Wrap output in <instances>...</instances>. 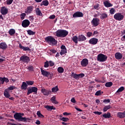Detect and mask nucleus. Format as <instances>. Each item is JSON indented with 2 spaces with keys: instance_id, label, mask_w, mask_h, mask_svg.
Listing matches in <instances>:
<instances>
[{
  "instance_id": "473e14b6",
  "label": "nucleus",
  "mask_w": 125,
  "mask_h": 125,
  "mask_svg": "<svg viewBox=\"0 0 125 125\" xmlns=\"http://www.w3.org/2000/svg\"><path fill=\"white\" fill-rule=\"evenodd\" d=\"M111 108H112V106H111L110 105L105 106L103 109V111L107 112V111H108L109 109H111Z\"/></svg>"
},
{
  "instance_id": "e2e57ef3",
  "label": "nucleus",
  "mask_w": 125,
  "mask_h": 125,
  "mask_svg": "<svg viewBox=\"0 0 125 125\" xmlns=\"http://www.w3.org/2000/svg\"><path fill=\"white\" fill-rule=\"evenodd\" d=\"M71 101L72 103H77V102L76 101L75 98H72L71 100Z\"/></svg>"
},
{
  "instance_id": "5701e85b",
  "label": "nucleus",
  "mask_w": 125,
  "mask_h": 125,
  "mask_svg": "<svg viewBox=\"0 0 125 125\" xmlns=\"http://www.w3.org/2000/svg\"><path fill=\"white\" fill-rule=\"evenodd\" d=\"M44 108L47 110V111H51L52 110H56V108L53 106L51 105H45Z\"/></svg>"
},
{
  "instance_id": "79ce46f5",
  "label": "nucleus",
  "mask_w": 125,
  "mask_h": 125,
  "mask_svg": "<svg viewBox=\"0 0 125 125\" xmlns=\"http://www.w3.org/2000/svg\"><path fill=\"white\" fill-rule=\"evenodd\" d=\"M27 85H33L35 83V82L33 81H28L26 82Z\"/></svg>"
},
{
  "instance_id": "3c124183",
  "label": "nucleus",
  "mask_w": 125,
  "mask_h": 125,
  "mask_svg": "<svg viewBox=\"0 0 125 125\" xmlns=\"http://www.w3.org/2000/svg\"><path fill=\"white\" fill-rule=\"evenodd\" d=\"M12 2H13V0H6V4H7V5H10V4H11V3H12Z\"/></svg>"
},
{
  "instance_id": "a878e982",
  "label": "nucleus",
  "mask_w": 125,
  "mask_h": 125,
  "mask_svg": "<svg viewBox=\"0 0 125 125\" xmlns=\"http://www.w3.org/2000/svg\"><path fill=\"white\" fill-rule=\"evenodd\" d=\"M21 89H23L24 90H26L27 88H28V84L26 82H22V85L21 86Z\"/></svg>"
},
{
  "instance_id": "e433bc0d",
  "label": "nucleus",
  "mask_w": 125,
  "mask_h": 125,
  "mask_svg": "<svg viewBox=\"0 0 125 125\" xmlns=\"http://www.w3.org/2000/svg\"><path fill=\"white\" fill-rule=\"evenodd\" d=\"M37 115L38 118H44V116H43V115H42V113H41V111H38L37 112Z\"/></svg>"
},
{
  "instance_id": "412c9836",
  "label": "nucleus",
  "mask_w": 125,
  "mask_h": 125,
  "mask_svg": "<svg viewBox=\"0 0 125 125\" xmlns=\"http://www.w3.org/2000/svg\"><path fill=\"white\" fill-rule=\"evenodd\" d=\"M86 41V37L84 35L81 34L78 36V42H84Z\"/></svg>"
},
{
  "instance_id": "9d476101",
  "label": "nucleus",
  "mask_w": 125,
  "mask_h": 125,
  "mask_svg": "<svg viewBox=\"0 0 125 125\" xmlns=\"http://www.w3.org/2000/svg\"><path fill=\"white\" fill-rule=\"evenodd\" d=\"M41 74L44 77H46V78H48V76H51L50 72H48L46 70H44L42 69V68H41Z\"/></svg>"
},
{
  "instance_id": "09e8293b",
  "label": "nucleus",
  "mask_w": 125,
  "mask_h": 125,
  "mask_svg": "<svg viewBox=\"0 0 125 125\" xmlns=\"http://www.w3.org/2000/svg\"><path fill=\"white\" fill-rule=\"evenodd\" d=\"M17 87L15 86H10L8 88V90H13V89H16Z\"/></svg>"
},
{
  "instance_id": "4468645a",
  "label": "nucleus",
  "mask_w": 125,
  "mask_h": 125,
  "mask_svg": "<svg viewBox=\"0 0 125 125\" xmlns=\"http://www.w3.org/2000/svg\"><path fill=\"white\" fill-rule=\"evenodd\" d=\"M0 13L2 15H6L8 13V9L5 7V6H3L1 7Z\"/></svg>"
},
{
  "instance_id": "c85d7f7f",
  "label": "nucleus",
  "mask_w": 125,
  "mask_h": 125,
  "mask_svg": "<svg viewBox=\"0 0 125 125\" xmlns=\"http://www.w3.org/2000/svg\"><path fill=\"white\" fill-rule=\"evenodd\" d=\"M3 94L6 98H9L10 97V94L7 89L4 90Z\"/></svg>"
},
{
  "instance_id": "2eb2a0df",
  "label": "nucleus",
  "mask_w": 125,
  "mask_h": 125,
  "mask_svg": "<svg viewBox=\"0 0 125 125\" xmlns=\"http://www.w3.org/2000/svg\"><path fill=\"white\" fill-rule=\"evenodd\" d=\"M0 81L1 82H0V84H3L4 83H9V79H8V78H6V77H0Z\"/></svg>"
},
{
  "instance_id": "39448f33",
  "label": "nucleus",
  "mask_w": 125,
  "mask_h": 125,
  "mask_svg": "<svg viewBox=\"0 0 125 125\" xmlns=\"http://www.w3.org/2000/svg\"><path fill=\"white\" fill-rule=\"evenodd\" d=\"M84 76L85 75L83 73L76 74L74 72L71 73V77H72L73 78H74V79H75V80H80V79H82V78H83Z\"/></svg>"
},
{
  "instance_id": "603ef678",
  "label": "nucleus",
  "mask_w": 125,
  "mask_h": 125,
  "mask_svg": "<svg viewBox=\"0 0 125 125\" xmlns=\"http://www.w3.org/2000/svg\"><path fill=\"white\" fill-rule=\"evenodd\" d=\"M86 36L88 38H90L91 36H92V32H88L86 33Z\"/></svg>"
},
{
  "instance_id": "a19ab883",
  "label": "nucleus",
  "mask_w": 125,
  "mask_h": 125,
  "mask_svg": "<svg viewBox=\"0 0 125 125\" xmlns=\"http://www.w3.org/2000/svg\"><path fill=\"white\" fill-rule=\"evenodd\" d=\"M27 34L28 35H29L30 36H33L36 34V32L31 30H27Z\"/></svg>"
},
{
  "instance_id": "f257e3e1",
  "label": "nucleus",
  "mask_w": 125,
  "mask_h": 125,
  "mask_svg": "<svg viewBox=\"0 0 125 125\" xmlns=\"http://www.w3.org/2000/svg\"><path fill=\"white\" fill-rule=\"evenodd\" d=\"M14 118L15 119V120L18 121V122H23V123H27V122L30 123V121H31V119L29 118L23 117L22 116H21L19 113H15L14 115Z\"/></svg>"
},
{
  "instance_id": "0eeeda50",
  "label": "nucleus",
  "mask_w": 125,
  "mask_h": 125,
  "mask_svg": "<svg viewBox=\"0 0 125 125\" xmlns=\"http://www.w3.org/2000/svg\"><path fill=\"white\" fill-rule=\"evenodd\" d=\"M91 23L94 27H97L100 24V20L97 18H95L91 21Z\"/></svg>"
},
{
  "instance_id": "423d86ee",
  "label": "nucleus",
  "mask_w": 125,
  "mask_h": 125,
  "mask_svg": "<svg viewBox=\"0 0 125 125\" xmlns=\"http://www.w3.org/2000/svg\"><path fill=\"white\" fill-rule=\"evenodd\" d=\"M124 15L122 13H117L114 15V18L117 21H122L124 19Z\"/></svg>"
},
{
  "instance_id": "cd10ccee",
  "label": "nucleus",
  "mask_w": 125,
  "mask_h": 125,
  "mask_svg": "<svg viewBox=\"0 0 125 125\" xmlns=\"http://www.w3.org/2000/svg\"><path fill=\"white\" fill-rule=\"evenodd\" d=\"M49 4V2H48V0H44L41 2L40 5L41 6H42V5H44V6H47Z\"/></svg>"
},
{
  "instance_id": "6e6552de",
  "label": "nucleus",
  "mask_w": 125,
  "mask_h": 125,
  "mask_svg": "<svg viewBox=\"0 0 125 125\" xmlns=\"http://www.w3.org/2000/svg\"><path fill=\"white\" fill-rule=\"evenodd\" d=\"M20 61H22L24 63H28L30 62V57L26 56V55H23L20 58Z\"/></svg>"
},
{
  "instance_id": "bb28decb",
  "label": "nucleus",
  "mask_w": 125,
  "mask_h": 125,
  "mask_svg": "<svg viewBox=\"0 0 125 125\" xmlns=\"http://www.w3.org/2000/svg\"><path fill=\"white\" fill-rule=\"evenodd\" d=\"M35 12L36 15H37L38 16H42V11H41L40 9V8H37L35 9Z\"/></svg>"
},
{
  "instance_id": "37998d69",
  "label": "nucleus",
  "mask_w": 125,
  "mask_h": 125,
  "mask_svg": "<svg viewBox=\"0 0 125 125\" xmlns=\"http://www.w3.org/2000/svg\"><path fill=\"white\" fill-rule=\"evenodd\" d=\"M27 70L30 71L31 72H33L34 71V66L32 65H29L27 68Z\"/></svg>"
},
{
  "instance_id": "338daca9",
  "label": "nucleus",
  "mask_w": 125,
  "mask_h": 125,
  "mask_svg": "<svg viewBox=\"0 0 125 125\" xmlns=\"http://www.w3.org/2000/svg\"><path fill=\"white\" fill-rule=\"evenodd\" d=\"M61 48L62 50V49H66V46H65V45H62L61 47Z\"/></svg>"
},
{
  "instance_id": "de8ad7c7",
  "label": "nucleus",
  "mask_w": 125,
  "mask_h": 125,
  "mask_svg": "<svg viewBox=\"0 0 125 125\" xmlns=\"http://www.w3.org/2000/svg\"><path fill=\"white\" fill-rule=\"evenodd\" d=\"M67 52V49H62L60 54L61 55H63V54H65Z\"/></svg>"
},
{
  "instance_id": "7c9ffc66",
  "label": "nucleus",
  "mask_w": 125,
  "mask_h": 125,
  "mask_svg": "<svg viewBox=\"0 0 125 125\" xmlns=\"http://www.w3.org/2000/svg\"><path fill=\"white\" fill-rule=\"evenodd\" d=\"M103 117L105 118V119H110L111 116V113L110 112H107V114L103 115Z\"/></svg>"
},
{
  "instance_id": "bf43d9fd",
  "label": "nucleus",
  "mask_w": 125,
  "mask_h": 125,
  "mask_svg": "<svg viewBox=\"0 0 125 125\" xmlns=\"http://www.w3.org/2000/svg\"><path fill=\"white\" fill-rule=\"evenodd\" d=\"M94 114H95L96 115H101L102 114V112L95 111L94 112Z\"/></svg>"
},
{
  "instance_id": "f3484780",
  "label": "nucleus",
  "mask_w": 125,
  "mask_h": 125,
  "mask_svg": "<svg viewBox=\"0 0 125 125\" xmlns=\"http://www.w3.org/2000/svg\"><path fill=\"white\" fill-rule=\"evenodd\" d=\"M97 42H98V39L95 38H91L89 41L90 44L95 45L97 44Z\"/></svg>"
},
{
  "instance_id": "f8f14e48",
  "label": "nucleus",
  "mask_w": 125,
  "mask_h": 125,
  "mask_svg": "<svg viewBox=\"0 0 125 125\" xmlns=\"http://www.w3.org/2000/svg\"><path fill=\"white\" fill-rule=\"evenodd\" d=\"M73 18L83 17V14L81 12L77 11L73 14Z\"/></svg>"
},
{
  "instance_id": "4c0bfd02",
  "label": "nucleus",
  "mask_w": 125,
  "mask_h": 125,
  "mask_svg": "<svg viewBox=\"0 0 125 125\" xmlns=\"http://www.w3.org/2000/svg\"><path fill=\"white\" fill-rule=\"evenodd\" d=\"M102 94H103V91L99 90L95 93V95L96 96H100V95H102Z\"/></svg>"
},
{
  "instance_id": "dca6fc26",
  "label": "nucleus",
  "mask_w": 125,
  "mask_h": 125,
  "mask_svg": "<svg viewBox=\"0 0 125 125\" xmlns=\"http://www.w3.org/2000/svg\"><path fill=\"white\" fill-rule=\"evenodd\" d=\"M33 8H34V7L32 6H28L24 11L25 13L26 14H30V13L33 12Z\"/></svg>"
},
{
  "instance_id": "ddd939ff",
  "label": "nucleus",
  "mask_w": 125,
  "mask_h": 125,
  "mask_svg": "<svg viewBox=\"0 0 125 125\" xmlns=\"http://www.w3.org/2000/svg\"><path fill=\"white\" fill-rule=\"evenodd\" d=\"M81 64L82 67H86L88 65V60L87 59H83L81 62Z\"/></svg>"
},
{
  "instance_id": "2f4dec72",
  "label": "nucleus",
  "mask_w": 125,
  "mask_h": 125,
  "mask_svg": "<svg viewBox=\"0 0 125 125\" xmlns=\"http://www.w3.org/2000/svg\"><path fill=\"white\" fill-rule=\"evenodd\" d=\"M72 41L75 43H78V41H79V37L77 36H74L72 37Z\"/></svg>"
},
{
  "instance_id": "4be33fe9",
  "label": "nucleus",
  "mask_w": 125,
  "mask_h": 125,
  "mask_svg": "<svg viewBox=\"0 0 125 125\" xmlns=\"http://www.w3.org/2000/svg\"><path fill=\"white\" fill-rule=\"evenodd\" d=\"M117 116L119 119H125V111L123 112H119L117 114Z\"/></svg>"
},
{
  "instance_id": "a211bd4d",
  "label": "nucleus",
  "mask_w": 125,
  "mask_h": 125,
  "mask_svg": "<svg viewBox=\"0 0 125 125\" xmlns=\"http://www.w3.org/2000/svg\"><path fill=\"white\" fill-rule=\"evenodd\" d=\"M41 92H42V93L43 94V95H45L46 96H48L50 92H51V91L49 90H47L45 88H42L41 90Z\"/></svg>"
},
{
  "instance_id": "0e129e2a",
  "label": "nucleus",
  "mask_w": 125,
  "mask_h": 125,
  "mask_svg": "<svg viewBox=\"0 0 125 125\" xmlns=\"http://www.w3.org/2000/svg\"><path fill=\"white\" fill-rule=\"evenodd\" d=\"M56 100V98L55 97V96H54L53 97H52L51 98V99H50L51 102H53V101H54V100Z\"/></svg>"
},
{
  "instance_id": "8fccbe9b",
  "label": "nucleus",
  "mask_w": 125,
  "mask_h": 125,
  "mask_svg": "<svg viewBox=\"0 0 125 125\" xmlns=\"http://www.w3.org/2000/svg\"><path fill=\"white\" fill-rule=\"evenodd\" d=\"M61 121H62L63 122H69V118H65V117H62L60 119Z\"/></svg>"
},
{
  "instance_id": "13d9d810",
  "label": "nucleus",
  "mask_w": 125,
  "mask_h": 125,
  "mask_svg": "<svg viewBox=\"0 0 125 125\" xmlns=\"http://www.w3.org/2000/svg\"><path fill=\"white\" fill-rule=\"evenodd\" d=\"M56 17L55 16V15H52L49 16V19H55Z\"/></svg>"
},
{
  "instance_id": "c756f323",
  "label": "nucleus",
  "mask_w": 125,
  "mask_h": 125,
  "mask_svg": "<svg viewBox=\"0 0 125 125\" xmlns=\"http://www.w3.org/2000/svg\"><path fill=\"white\" fill-rule=\"evenodd\" d=\"M108 17V14H107V13H103L102 14H101V16H100V18L101 19H105V18H107Z\"/></svg>"
},
{
  "instance_id": "20e7f679",
  "label": "nucleus",
  "mask_w": 125,
  "mask_h": 125,
  "mask_svg": "<svg viewBox=\"0 0 125 125\" xmlns=\"http://www.w3.org/2000/svg\"><path fill=\"white\" fill-rule=\"evenodd\" d=\"M108 57L103 54H99L97 56V61L99 62H105L107 60Z\"/></svg>"
},
{
  "instance_id": "9b49d317",
  "label": "nucleus",
  "mask_w": 125,
  "mask_h": 125,
  "mask_svg": "<svg viewBox=\"0 0 125 125\" xmlns=\"http://www.w3.org/2000/svg\"><path fill=\"white\" fill-rule=\"evenodd\" d=\"M21 25L23 28H28L30 25V21L29 20H24L22 21Z\"/></svg>"
},
{
  "instance_id": "5fc2aeb1",
  "label": "nucleus",
  "mask_w": 125,
  "mask_h": 125,
  "mask_svg": "<svg viewBox=\"0 0 125 125\" xmlns=\"http://www.w3.org/2000/svg\"><path fill=\"white\" fill-rule=\"evenodd\" d=\"M50 65V66L51 67H53V66H54V62H53L50 61L49 62V65Z\"/></svg>"
},
{
  "instance_id": "6e6d98bb",
  "label": "nucleus",
  "mask_w": 125,
  "mask_h": 125,
  "mask_svg": "<svg viewBox=\"0 0 125 125\" xmlns=\"http://www.w3.org/2000/svg\"><path fill=\"white\" fill-rule=\"evenodd\" d=\"M99 7V4H97L94 6V8L96 9V10H98Z\"/></svg>"
},
{
  "instance_id": "052dcab7",
  "label": "nucleus",
  "mask_w": 125,
  "mask_h": 125,
  "mask_svg": "<svg viewBox=\"0 0 125 125\" xmlns=\"http://www.w3.org/2000/svg\"><path fill=\"white\" fill-rule=\"evenodd\" d=\"M50 52H52V53H56L57 52V51H56L55 49H51L50 50Z\"/></svg>"
},
{
  "instance_id": "49530a36",
  "label": "nucleus",
  "mask_w": 125,
  "mask_h": 125,
  "mask_svg": "<svg viewBox=\"0 0 125 125\" xmlns=\"http://www.w3.org/2000/svg\"><path fill=\"white\" fill-rule=\"evenodd\" d=\"M49 67V62L48 61H46L44 63V68H48Z\"/></svg>"
},
{
  "instance_id": "f03ea898",
  "label": "nucleus",
  "mask_w": 125,
  "mask_h": 125,
  "mask_svg": "<svg viewBox=\"0 0 125 125\" xmlns=\"http://www.w3.org/2000/svg\"><path fill=\"white\" fill-rule=\"evenodd\" d=\"M69 32L67 30L60 29L56 32V37L58 38H65L68 36Z\"/></svg>"
},
{
  "instance_id": "69168bd1",
  "label": "nucleus",
  "mask_w": 125,
  "mask_h": 125,
  "mask_svg": "<svg viewBox=\"0 0 125 125\" xmlns=\"http://www.w3.org/2000/svg\"><path fill=\"white\" fill-rule=\"evenodd\" d=\"M35 124H36V125H41V121H40V120H37L36 122H35Z\"/></svg>"
},
{
  "instance_id": "4d7b16f0",
  "label": "nucleus",
  "mask_w": 125,
  "mask_h": 125,
  "mask_svg": "<svg viewBox=\"0 0 125 125\" xmlns=\"http://www.w3.org/2000/svg\"><path fill=\"white\" fill-rule=\"evenodd\" d=\"M29 19L30 20V21H31V22H33V21H34V16H30L29 17Z\"/></svg>"
},
{
  "instance_id": "680f3d73",
  "label": "nucleus",
  "mask_w": 125,
  "mask_h": 125,
  "mask_svg": "<svg viewBox=\"0 0 125 125\" xmlns=\"http://www.w3.org/2000/svg\"><path fill=\"white\" fill-rule=\"evenodd\" d=\"M63 115L64 116H70V115H71V113L64 112L63 113Z\"/></svg>"
},
{
  "instance_id": "72a5a7b5",
  "label": "nucleus",
  "mask_w": 125,
  "mask_h": 125,
  "mask_svg": "<svg viewBox=\"0 0 125 125\" xmlns=\"http://www.w3.org/2000/svg\"><path fill=\"white\" fill-rule=\"evenodd\" d=\"M112 85L113 82H107L105 84V86H106V87H111Z\"/></svg>"
},
{
  "instance_id": "b1692460",
  "label": "nucleus",
  "mask_w": 125,
  "mask_h": 125,
  "mask_svg": "<svg viewBox=\"0 0 125 125\" xmlns=\"http://www.w3.org/2000/svg\"><path fill=\"white\" fill-rule=\"evenodd\" d=\"M104 4L105 7H111L113 6V4H111L109 0H106L104 2Z\"/></svg>"
},
{
  "instance_id": "58836bf2",
  "label": "nucleus",
  "mask_w": 125,
  "mask_h": 125,
  "mask_svg": "<svg viewBox=\"0 0 125 125\" xmlns=\"http://www.w3.org/2000/svg\"><path fill=\"white\" fill-rule=\"evenodd\" d=\"M21 20H24L26 17V13H22L20 15Z\"/></svg>"
},
{
  "instance_id": "c03bdc74",
  "label": "nucleus",
  "mask_w": 125,
  "mask_h": 125,
  "mask_svg": "<svg viewBox=\"0 0 125 125\" xmlns=\"http://www.w3.org/2000/svg\"><path fill=\"white\" fill-rule=\"evenodd\" d=\"M124 90H125V87L124 86H121L118 89L116 92H122V91H124Z\"/></svg>"
},
{
  "instance_id": "1a4fd4ad",
  "label": "nucleus",
  "mask_w": 125,
  "mask_h": 125,
  "mask_svg": "<svg viewBox=\"0 0 125 125\" xmlns=\"http://www.w3.org/2000/svg\"><path fill=\"white\" fill-rule=\"evenodd\" d=\"M33 92L37 94V93H38V88L36 87H32L31 88L28 89L27 92V95H30V94L33 93Z\"/></svg>"
},
{
  "instance_id": "774afa93",
  "label": "nucleus",
  "mask_w": 125,
  "mask_h": 125,
  "mask_svg": "<svg viewBox=\"0 0 125 125\" xmlns=\"http://www.w3.org/2000/svg\"><path fill=\"white\" fill-rule=\"evenodd\" d=\"M52 103H53V104H58V102L56 101V100H55L54 101L52 102Z\"/></svg>"
},
{
  "instance_id": "ea45409f",
  "label": "nucleus",
  "mask_w": 125,
  "mask_h": 125,
  "mask_svg": "<svg viewBox=\"0 0 125 125\" xmlns=\"http://www.w3.org/2000/svg\"><path fill=\"white\" fill-rule=\"evenodd\" d=\"M59 90L58 88V86H56L55 87L52 88V92H57Z\"/></svg>"
},
{
  "instance_id": "864d4df0",
  "label": "nucleus",
  "mask_w": 125,
  "mask_h": 125,
  "mask_svg": "<svg viewBox=\"0 0 125 125\" xmlns=\"http://www.w3.org/2000/svg\"><path fill=\"white\" fill-rule=\"evenodd\" d=\"M103 102L105 103V104H107V103H110V99H104Z\"/></svg>"
},
{
  "instance_id": "aec40b11",
  "label": "nucleus",
  "mask_w": 125,
  "mask_h": 125,
  "mask_svg": "<svg viewBox=\"0 0 125 125\" xmlns=\"http://www.w3.org/2000/svg\"><path fill=\"white\" fill-rule=\"evenodd\" d=\"M19 47L21 49H23L24 51H30V50H31V49H30V48H29L28 47H25L24 46H22L21 43H19Z\"/></svg>"
},
{
  "instance_id": "7ed1b4c3",
  "label": "nucleus",
  "mask_w": 125,
  "mask_h": 125,
  "mask_svg": "<svg viewBox=\"0 0 125 125\" xmlns=\"http://www.w3.org/2000/svg\"><path fill=\"white\" fill-rule=\"evenodd\" d=\"M45 42H47L50 45H55L57 44V41L52 36H48L45 38Z\"/></svg>"
},
{
  "instance_id": "393cba45",
  "label": "nucleus",
  "mask_w": 125,
  "mask_h": 125,
  "mask_svg": "<svg viewBox=\"0 0 125 125\" xmlns=\"http://www.w3.org/2000/svg\"><path fill=\"white\" fill-rule=\"evenodd\" d=\"M115 58L119 60L120 59H122L123 58V55L121 53H116L115 55Z\"/></svg>"
},
{
  "instance_id": "f704fd0d",
  "label": "nucleus",
  "mask_w": 125,
  "mask_h": 125,
  "mask_svg": "<svg viewBox=\"0 0 125 125\" xmlns=\"http://www.w3.org/2000/svg\"><path fill=\"white\" fill-rule=\"evenodd\" d=\"M57 71L58 73L62 74V73L64 72V68L62 67H59L57 69Z\"/></svg>"
},
{
  "instance_id": "c9c22d12",
  "label": "nucleus",
  "mask_w": 125,
  "mask_h": 125,
  "mask_svg": "<svg viewBox=\"0 0 125 125\" xmlns=\"http://www.w3.org/2000/svg\"><path fill=\"white\" fill-rule=\"evenodd\" d=\"M9 34L10 36H13L15 34V29H11L9 31Z\"/></svg>"
},
{
  "instance_id": "6ab92c4d",
  "label": "nucleus",
  "mask_w": 125,
  "mask_h": 125,
  "mask_svg": "<svg viewBox=\"0 0 125 125\" xmlns=\"http://www.w3.org/2000/svg\"><path fill=\"white\" fill-rule=\"evenodd\" d=\"M7 45L5 42L0 43V49H2V50H6V49H7Z\"/></svg>"
},
{
  "instance_id": "a18cd8bd",
  "label": "nucleus",
  "mask_w": 125,
  "mask_h": 125,
  "mask_svg": "<svg viewBox=\"0 0 125 125\" xmlns=\"http://www.w3.org/2000/svg\"><path fill=\"white\" fill-rule=\"evenodd\" d=\"M116 12V10L114 8H112L109 10V13L111 15L115 14V12Z\"/></svg>"
}]
</instances>
